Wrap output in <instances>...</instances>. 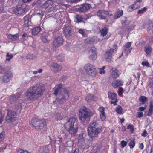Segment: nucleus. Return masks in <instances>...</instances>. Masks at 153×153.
I'll return each mask as SVG.
<instances>
[{"label": "nucleus", "instance_id": "f257e3e1", "mask_svg": "<svg viewBox=\"0 0 153 153\" xmlns=\"http://www.w3.org/2000/svg\"><path fill=\"white\" fill-rule=\"evenodd\" d=\"M45 90V87L43 84H36L27 90L25 95L30 100L36 99L42 95Z\"/></svg>", "mask_w": 153, "mask_h": 153}, {"label": "nucleus", "instance_id": "f03ea898", "mask_svg": "<svg viewBox=\"0 0 153 153\" xmlns=\"http://www.w3.org/2000/svg\"><path fill=\"white\" fill-rule=\"evenodd\" d=\"M102 131V127L97 122H91L88 128V132L90 140L93 141L97 139Z\"/></svg>", "mask_w": 153, "mask_h": 153}, {"label": "nucleus", "instance_id": "7ed1b4c3", "mask_svg": "<svg viewBox=\"0 0 153 153\" xmlns=\"http://www.w3.org/2000/svg\"><path fill=\"white\" fill-rule=\"evenodd\" d=\"M62 85L59 84L58 87L55 89L54 94L57 95L59 93L58 97L57 98L58 101L60 103L63 102L69 97V92L65 88H62Z\"/></svg>", "mask_w": 153, "mask_h": 153}, {"label": "nucleus", "instance_id": "20e7f679", "mask_svg": "<svg viewBox=\"0 0 153 153\" xmlns=\"http://www.w3.org/2000/svg\"><path fill=\"white\" fill-rule=\"evenodd\" d=\"M93 113L89 108L85 106L82 107L79 111V119L83 122H88L90 120Z\"/></svg>", "mask_w": 153, "mask_h": 153}, {"label": "nucleus", "instance_id": "39448f33", "mask_svg": "<svg viewBox=\"0 0 153 153\" xmlns=\"http://www.w3.org/2000/svg\"><path fill=\"white\" fill-rule=\"evenodd\" d=\"M71 134H74L78 130V125L77 120L75 118L69 119L64 125Z\"/></svg>", "mask_w": 153, "mask_h": 153}, {"label": "nucleus", "instance_id": "423d86ee", "mask_svg": "<svg viewBox=\"0 0 153 153\" xmlns=\"http://www.w3.org/2000/svg\"><path fill=\"white\" fill-rule=\"evenodd\" d=\"M32 126L36 129L39 130L42 133L46 128V123L44 119L34 118L31 120Z\"/></svg>", "mask_w": 153, "mask_h": 153}, {"label": "nucleus", "instance_id": "0eeeda50", "mask_svg": "<svg viewBox=\"0 0 153 153\" xmlns=\"http://www.w3.org/2000/svg\"><path fill=\"white\" fill-rule=\"evenodd\" d=\"M84 68L87 73L91 76H94L97 73V70L94 66L91 64H86L84 67Z\"/></svg>", "mask_w": 153, "mask_h": 153}, {"label": "nucleus", "instance_id": "6e6552de", "mask_svg": "<svg viewBox=\"0 0 153 153\" xmlns=\"http://www.w3.org/2000/svg\"><path fill=\"white\" fill-rule=\"evenodd\" d=\"M117 46L114 45L113 48L107 49L104 54V56L105 60L107 61L110 62L112 58V54L114 51H116Z\"/></svg>", "mask_w": 153, "mask_h": 153}, {"label": "nucleus", "instance_id": "1a4fd4ad", "mask_svg": "<svg viewBox=\"0 0 153 153\" xmlns=\"http://www.w3.org/2000/svg\"><path fill=\"white\" fill-rule=\"evenodd\" d=\"M7 111V115L6 118V121L7 122H10L15 121L17 115L16 112L14 111L9 110H8Z\"/></svg>", "mask_w": 153, "mask_h": 153}, {"label": "nucleus", "instance_id": "9d476101", "mask_svg": "<svg viewBox=\"0 0 153 153\" xmlns=\"http://www.w3.org/2000/svg\"><path fill=\"white\" fill-rule=\"evenodd\" d=\"M63 33L66 38H70L72 35L73 32L71 27L68 25H65L63 28Z\"/></svg>", "mask_w": 153, "mask_h": 153}, {"label": "nucleus", "instance_id": "9b49d317", "mask_svg": "<svg viewBox=\"0 0 153 153\" xmlns=\"http://www.w3.org/2000/svg\"><path fill=\"white\" fill-rule=\"evenodd\" d=\"M63 41L62 37H55L53 42V48H57L63 45Z\"/></svg>", "mask_w": 153, "mask_h": 153}, {"label": "nucleus", "instance_id": "f8f14e48", "mask_svg": "<svg viewBox=\"0 0 153 153\" xmlns=\"http://www.w3.org/2000/svg\"><path fill=\"white\" fill-rule=\"evenodd\" d=\"M89 59L92 60H95L97 57V52L96 48L94 47H92L89 51Z\"/></svg>", "mask_w": 153, "mask_h": 153}, {"label": "nucleus", "instance_id": "ddd939ff", "mask_svg": "<svg viewBox=\"0 0 153 153\" xmlns=\"http://www.w3.org/2000/svg\"><path fill=\"white\" fill-rule=\"evenodd\" d=\"M91 7L90 4L85 3L83 4L80 7L77 8V11L80 13L85 12L88 10Z\"/></svg>", "mask_w": 153, "mask_h": 153}, {"label": "nucleus", "instance_id": "4468645a", "mask_svg": "<svg viewBox=\"0 0 153 153\" xmlns=\"http://www.w3.org/2000/svg\"><path fill=\"white\" fill-rule=\"evenodd\" d=\"M110 72L111 76L114 79H116L119 76V72L116 68L112 67Z\"/></svg>", "mask_w": 153, "mask_h": 153}, {"label": "nucleus", "instance_id": "2eb2a0df", "mask_svg": "<svg viewBox=\"0 0 153 153\" xmlns=\"http://www.w3.org/2000/svg\"><path fill=\"white\" fill-rule=\"evenodd\" d=\"M86 134L83 133L79 134V137L78 144L81 146H83L85 145V138Z\"/></svg>", "mask_w": 153, "mask_h": 153}, {"label": "nucleus", "instance_id": "dca6fc26", "mask_svg": "<svg viewBox=\"0 0 153 153\" xmlns=\"http://www.w3.org/2000/svg\"><path fill=\"white\" fill-rule=\"evenodd\" d=\"M53 32L52 31H50L47 32H45L43 33L41 36V40L43 42L45 43H49L50 42V40L48 39L47 38L46 34H47L48 35L51 34L52 35Z\"/></svg>", "mask_w": 153, "mask_h": 153}, {"label": "nucleus", "instance_id": "f3484780", "mask_svg": "<svg viewBox=\"0 0 153 153\" xmlns=\"http://www.w3.org/2000/svg\"><path fill=\"white\" fill-rule=\"evenodd\" d=\"M11 72L10 71H7L4 74L3 78V82L7 83L9 82L12 76Z\"/></svg>", "mask_w": 153, "mask_h": 153}, {"label": "nucleus", "instance_id": "a211bd4d", "mask_svg": "<svg viewBox=\"0 0 153 153\" xmlns=\"http://www.w3.org/2000/svg\"><path fill=\"white\" fill-rule=\"evenodd\" d=\"M51 66L53 68V71L55 73L61 71L62 68L60 65L55 62L53 63Z\"/></svg>", "mask_w": 153, "mask_h": 153}, {"label": "nucleus", "instance_id": "6ab92c4d", "mask_svg": "<svg viewBox=\"0 0 153 153\" xmlns=\"http://www.w3.org/2000/svg\"><path fill=\"white\" fill-rule=\"evenodd\" d=\"M18 14L23 15L25 13L26 9L24 4H22V5H18Z\"/></svg>", "mask_w": 153, "mask_h": 153}, {"label": "nucleus", "instance_id": "aec40b11", "mask_svg": "<svg viewBox=\"0 0 153 153\" xmlns=\"http://www.w3.org/2000/svg\"><path fill=\"white\" fill-rule=\"evenodd\" d=\"M123 82L122 81L117 80L114 81L112 83V86L114 88H117L123 85Z\"/></svg>", "mask_w": 153, "mask_h": 153}, {"label": "nucleus", "instance_id": "412c9836", "mask_svg": "<svg viewBox=\"0 0 153 153\" xmlns=\"http://www.w3.org/2000/svg\"><path fill=\"white\" fill-rule=\"evenodd\" d=\"M108 30V26L106 25L103 28L100 30V31L101 33V35L104 36L106 35Z\"/></svg>", "mask_w": 153, "mask_h": 153}, {"label": "nucleus", "instance_id": "4be33fe9", "mask_svg": "<svg viewBox=\"0 0 153 153\" xmlns=\"http://www.w3.org/2000/svg\"><path fill=\"white\" fill-rule=\"evenodd\" d=\"M153 114V102L152 100L151 101L149 104V107L147 116H152Z\"/></svg>", "mask_w": 153, "mask_h": 153}, {"label": "nucleus", "instance_id": "5701e85b", "mask_svg": "<svg viewBox=\"0 0 153 153\" xmlns=\"http://www.w3.org/2000/svg\"><path fill=\"white\" fill-rule=\"evenodd\" d=\"M21 96L20 93H18L15 95H11L10 98V102L11 103H13L16 100L17 98H19Z\"/></svg>", "mask_w": 153, "mask_h": 153}, {"label": "nucleus", "instance_id": "b1692460", "mask_svg": "<svg viewBox=\"0 0 153 153\" xmlns=\"http://www.w3.org/2000/svg\"><path fill=\"white\" fill-rule=\"evenodd\" d=\"M53 4V1L51 0H48L44 3L42 6V7L45 9L48 7Z\"/></svg>", "mask_w": 153, "mask_h": 153}, {"label": "nucleus", "instance_id": "393cba45", "mask_svg": "<svg viewBox=\"0 0 153 153\" xmlns=\"http://www.w3.org/2000/svg\"><path fill=\"white\" fill-rule=\"evenodd\" d=\"M76 19V23H79L81 22H84V20H86L87 19L84 18L82 16L79 15H76L75 17Z\"/></svg>", "mask_w": 153, "mask_h": 153}, {"label": "nucleus", "instance_id": "a878e982", "mask_svg": "<svg viewBox=\"0 0 153 153\" xmlns=\"http://www.w3.org/2000/svg\"><path fill=\"white\" fill-rule=\"evenodd\" d=\"M8 38L12 41H16L19 39V34H16L15 35L9 34L8 36Z\"/></svg>", "mask_w": 153, "mask_h": 153}, {"label": "nucleus", "instance_id": "bb28decb", "mask_svg": "<svg viewBox=\"0 0 153 153\" xmlns=\"http://www.w3.org/2000/svg\"><path fill=\"white\" fill-rule=\"evenodd\" d=\"M96 98L91 94H88L86 97L85 100L88 102H90L91 101H94L95 100Z\"/></svg>", "mask_w": 153, "mask_h": 153}, {"label": "nucleus", "instance_id": "cd10ccee", "mask_svg": "<svg viewBox=\"0 0 153 153\" xmlns=\"http://www.w3.org/2000/svg\"><path fill=\"white\" fill-rule=\"evenodd\" d=\"M139 7L138 5L136 3H134L133 5L130 6L128 9V11L131 12Z\"/></svg>", "mask_w": 153, "mask_h": 153}, {"label": "nucleus", "instance_id": "c85d7f7f", "mask_svg": "<svg viewBox=\"0 0 153 153\" xmlns=\"http://www.w3.org/2000/svg\"><path fill=\"white\" fill-rule=\"evenodd\" d=\"M40 27H37L33 28L32 30V33L33 35H36L38 34L40 31Z\"/></svg>", "mask_w": 153, "mask_h": 153}, {"label": "nucleus", "instance_id": "c756f323", "mask_svg": "<svg viewBox=\"0 0 153 153\" xmlns=\"http://www.w3.org/2000/svg\"><path fill=\"white\" fill-rule=\"evenodd\" d=\"M108 97L109 98L112 100L117 99V96L116 94L111 92H108Z\"/></svg>", "mask_w": 153, "mask_h": 153}, {"label": "nucleus", "instance_id": "7c9ffc66", "mask_svg": "<svg viewBox=\"0 0 153 153\" xmlns=\"http://www.w3.org/2000/svg\"><path fill=\"white\" fill-rule=\"evenodd\" d=\"M123 11L122 10H119L115 13L114 16V19H116L120 17L123 15Z\"/></svg>", "mask_w": 153, "mask_h": 153}, {"label": "nucleus", "instance_id": "2f4dec72", "mask_svg": "<svg viewBox=\"0 0 153 153\" xmlns=\"http://www.w3.org/2000/svg\"><path fill=\"white\" fill-rule=\"evenodd\" d=\"M147 98L144 96H143L140 97L139 99V101L143 104H145L147 101Z\"/></svg>", "mask_w": 153, "mask_h": 153}, {"label": "nucleus", "instance_id": "473e14b6", "mask_svg": "<svg viewBox=\"0 0 153 153\" xmlns=\"http://www.w3.org/2000/svg\"><path fill=\"white\" fill-rule=\"evenodd\" d=\"M26 58L27 59L33 60L36 59V56L33 54L29 53L26 56Z\"/></svg>", "mask_w": 153, "mask_h": 153}, {"label": "nucleus", "instance_id": "72a5a7b5", "mask_svg": "<svg viewBox=\"0 0 153 153\" xmlns=\"http://www.w3.org/2000/svg\"><path fill=\"white\" fill-rule=\"evenodd\" d=\"M103 13H102L101 10H99L97 13V15L101 19H106V17L105 16L102 15Z\"/></svg>", "mask_w": 153, "mask_h": 153}, {"label": "nucleus", "instance_id": "f704fd0d", "mask_svg": "<svg viewBox=\"0 0 153 153\" xmlns=\"http://www.w3.org/2000/svg\"><path fill=\"white\" fill-rule=\"evenodd\" d=\"M116 112L120 114L122 113V109L120 105L117 106L116 108Z\"/></svg>", "mask_w": 153, "mask_h": 153}, {"label": "nucleus", "instance_id": "c9c22d12", "mask_svg": "<svg viewBox=\"0 0 153 153\" xmlns=\"http://www.w3.org/2000/svg\"><path fill=\"white\" fill-rule=\"evenodd\" d=\"M41 153H49V151L47 147H42L40 151Z\"/></svg>", "mask_w": 153, "mask_h": 153}, {"label": "nucleus", "instance_id": "e433bc0d", "mask_svg": "<svg viewBox=\"0 0 153 153\" xmlns=\"http://www.w3.org/2000/svg\"><path fill=\"white\" fill-rule=\"evenodd\" d=\"M94 41V39L91 38H88L86 39L85 42V43L88 44H92Z\"/></svg>", "mask_w": 153, "mask_h": 153}, {"label": "nucleus", "instance_id": "4c0bfd02", "mask_svg": "<svg viewBox=\"0 0 153 153\" xmlns=\"http://www.w3.org/2000/svg\"><path fill=\"white\" fill-rule=\"evenodd\" d=\"M55 118L56 120H60L62 119V117L60 113H57L55 115Z\"/></svg>", "mask_w": 153, "mask_h": 153}, {"label": "nucleus", "instance_id": "58836bf2", "mask_svg": "<svg viewBox=\"0 0 153 153\" xmlns=\"http://www.w3.org/2000/svg\"><path fill=\"white\" fill-rule=\"evenodd\" d=\"M152 48L150 47H146L144 49V51L147 54H149L151 51Z\"/></svg>", "mask_w": 153, "mask_h": 153}, {"label": "nucleus", "instance_id": "ea45409f", "mask_svg": "<svg viewBox=\"0 0 153 153\" xmlns=\"http://www.w3.org/2000/svg\"><path fill=\"white\" fill-rule=\"evenodd\" d=\"M6 61H9L10 60L11 58L13 57V56L12 54L9 55L8 53H7L6 55Z\"/></svg>", "mask_w": 153, "mask_h": 153}, {"label": "nucleus", "instance_id": "a19ab883", "mask_svg": "<svg viewBox=\"0 0 153 153\" xmlns=\"http://www.w3.org/2000/svg\"><path fill=\"white\" fill-rule=\"evenodd\" d=\"M57 9L56 6H52L50 7L49 10L48 11V12H50L51 11H53L54 10H56Z\"/></svg>", "mask_w": 153, "mask_h": 153}, {"label": "nucleus", "instance_id": "79ce46f5", "mask_svg": "<svg viewBox=\"0 0 153 153\" xmlns=\"http://www.w3.org/2000/svg\"><path fill=\"white\" fill-rule=\"evenodd\" d=\"M15 108L18 111H20L22 109V104L21 103H18L15 106Z\"/></svg>", "mask_w": 153, "mask_h": 153}, {"label": "nucleus", "instance_id": "37998d69", "mask_svg": "<svg viewBox=\"0 0 153 153\" xmlns=\"http://www.w3.org/2000/svg\"><path fill=\"white\" fill-rule=\"evenodd\" d=\"M57 59L59 62H63L64 60V57L62 55H59L57 57Z\"/></svg>", "mask_w": 153, "mask_h": 153}, {"label": "nucleus", "instance_id": "c03bdc74", "mask_svg": "<svg viewBox=\"0 0 153 153\" xmlns=\"http://www.w3.org/2000/svg\"><path fill=\"white\" fill-rule=\"evenodd\" d=\"M100 117L102 120H105L106 118L105 112L101 113L100 114Z\"/></svg>", "mask_w": 153, "mask_h": 153}, {"label": "nucleus", "instance_id": "a18cd8bd", "mask_svg": "<svg viewBox=\"0 0 153 153\" xmlns=\"http://www.w3.org/2000/svg\"><path fill=\"white\" fill-rule=\"evenodd\" d=\"M30 21H24V26L25 27H28L29 26V25H30Z\"/></svg>", "mask_w": 153, "mask_h": 153}, {"label": "nucleus", "instance_id": "49530a36", "mask_svg": "<svg viewBox=\"0 0 153 153\" xmlns=\"http://www.w3.org/2000/svg\"><path fill=\"white\" fill-rule=\"evenodd\" d=\"M18 5L16 7H13L12 8L13 11L16 14H18Z\"/></svg>", "mask_w": 153, "mask_h": 153}, {"label": "nucleus", "instance_id": "de8ad7c7", "mask_svg": "<svg viewBox=\"0 0 153 153\" xmlns=\"http://www.w3.org/2000/svg\"><path fill=\"white\" fill-rule=\"evenodd\" d=\"M147 10V8L146 7H144L143 9L139 10L137 12L138 13V14H142L144 12L146 11Z\"/></svg>", "mask_w": 153, "mask_h": 153}, {"label": "nucleus", "instance_id": "09e8293b", "mask_svg": "<svg viewBox=\"0 0 153 153\" xmlns=\"http://www.w3.org/2000/svg\"><path fill=\"white\" fill-rule=\"evenodd\" d=\"M78 31L79 33L81 34L83 36H86V34L84 33V31L83 29H80L78 30Z\"/></svg>", "mask_w": 153, "mask_h": 153}, {"label": "nucleus", "instance_id": "8fccbe9b", "mask_svg": "<svg viewBox=\"0 0 153 153\" xmlns=\"http://www.w3.org/2000/svg\"><path fill=\"white\" fill-rule=\"evenodd\" d=\"M135 143L134 141H131L129 143V145L131 148H133L135 146Z\"/></svg>", "mask_w": 153, "mask_h": 153}, {"label": "nucleus", "instance_id": "3c124183", "mask_svg": "<svg viewBox=\"0 0 153 153\" xmlns=\"http://www.w3.org/2000/svg\"><path fill=\"white\" fill-rule=\"evenodd\" d=\"M127 128L130 129L132 132L134 130V126L131 124L129 125L127 127Z\"/></svg>", "mask_w": 153, "mask_h": 153}, {"label": "nucleus", "instance_id": "603ef678", "mask_svg": "<svg viewBox=\"0 0 153 153\" xmlns=\"http://www.w3.org/2000/svg\"><path fill=\"white\" fill-rule=\"evenodd\" d=\"M142 64L143 66H146L148 67H149L150 65L149 63L147 61L143 62L142 63Z\"/></svg>", "mask_w": 153, "mask_h": 153}, {"label": "nucleus", "instance_id": "864d4df0", "mask_svg": "<svg viewBox=\"0 0 153 153\" xmlns=\"http://www.w3.org/2000/svg\"><path fill=\"white\" fill-rule=\"evenodd\" d=\"M57 140H54L55 143H57L58 144L62 142V138L59 137L58 138Z\"/></svg>", "mask_w": 153, "mask_h": 153}, {"label": "nucleus", "instance_id": "5fc2aeb1", "mask_svg": "<svg viewBox=\"0 0 153 153\" xmlns=\"http://www.w3.org/2000/svg\"><path fill=\"white\" fill-rule=\"evenodd\" d=\"M4 115L2 114L0 110V124L3 121Z\"/></svg>", "mask_w": 153, "mask_h": 153}, {"label": "nucleus", "instance_id": "6e6d98bb", "mask_svg": "<svg viewBox=\"0 0 153 153\" xmlns=\"http://www.w3.org/2000/svg\"><path fill=\"white\" fill-rule=\"evenodd\" d=\"M127 145V142L124 140L121 142V145L123 147H125Z\"/></svg>", "mask_w": 153, "mask_h": 153}, {"label": "nucleus", "instance_id": "4d7b16f0", "mask_svg": "<svg viewBox=\"0 0 153 153\" xmlns=\"http://www.w3.org/2000/svg\"><path fill=\"white\" fill-rule=\"evenodd\" d=\"M131 45V42H128L126 43L125 45V47L126 48H129Z\"/></svg>", "mask_w": 153, "mask_h": 153}, {"label": "nucleus", "instance_id": "13d9d810", "mask_svg": "<svg viewBox=\"0 0 153 153\" xmlns=\"http://www.w3.org/2000/svg\"><path fill=\"white\" fill-rule=\"evenodd\" d=\"M18 152L19 153H30L27 151H24L21 149H19L18 151Z\"/></svg>", "mask_w": 153, "mask_h": 153}, {"label": "nucleus", "instance_id": "bf43d9fd", "mask_svg": "<svg viewBox=\"0 0 153 153\" xmlns=\"http://www.w3.org/2000/svg\"><path fill=\"white\" fill-rule=\"evenodd\" d=\"M102 13H103V14H105L106 15H109V13L108 11H106L104 10H100Z\"/></svg>", "mask_w": 153, "mask_h": 153}, {"label": "nucleus", "instance_id": "052dcab7", "mask_svg": "<svg viewBox=\"0 0 153 153\" xmlns=\"http://www.w3.org/2000/svg\"><path fill=\"white\" fill-rule=\"evenodd\" d=\"M105 109L103 107H100L99 108V111L101 113L104 112Z\"/></svg>", "mask_w": 153, "mask_h": 153}, {"label": "nucleus", "instance_id": "680f3d73", "mask_svg": "<svg viewBox=\"0 0 153 153\" xmlns=\"http://www.w3.org/2000/svg\"><path fill=\"white\" fill-rule=\"evenodd\" d=\"M30 15H27L24 17V21H29Z\"/></svg>", "mask_w": 153, "mask_h": 153}, {"label": "nucleus", "instance_id": "e2e57ef3", "mask_svg": "<svg viewBox=\"0 0 153 153\" xmlns=\"http://www.w3.org/2000/svg\"><path fill=\"white\" fill-rule=\"evenodd\" d=\"M71 3H76L80 1L81 0H68Z\"/></svg>", "mask_w": 153, "mask_h": 153}, {"label": "nucleus", "instance_id": "0e129e2a", "mask_svg": "<svg viewBox=\"0 0 153 153\" xmlns=\"http://www.w3.org/2000/svg\"><path fill=\"white\" fill-rule=\"evenodd\" d=\"M4 134L1 133H0V141H2L4 139Z\"/></svg>", "mask_w": 153, "mask_h": 153}, {"label": "nucleus", "instance_id": "69168bd1", "mask_svg": "<svg viewBox=\"0 0 153 153\" xmlns=\"http://www.w3.org/2000/svg\"><path fill=\"white\" fill-rule=\"evenodd\" d=\"M115 100V101H111V104H113L115 106L117 105V102H118V100L117 99H116Z\"/></svg>", "mask_w": 153, "mask_h": 153}, {"label": "nucleus", "instance_id": "338daca9", "mask_svg": "<svg viewBox=\"0 0 153 153\" xmlns=\"http://www.w3.org/2000/svg\"><path fill=\"white\" fill-rule=\"evenodd\" d=\"M123 90V89L121 87V88H119V92L118 94V95L119 96H121V95Z\"/></svg>", "mask_w": 153, "mask_h": 153}, {"label": "nucleus", "instance_id": "774afa93", "mask_svg": "<svg viewBox=\"0 0 153 153\" xmlns=\"http://www.w3.org/2000/svg\"><path fill=\"white\" fill-rule=\"evenodd\" d=\"M147 132L146 130H144L143 131V133H142L141 135L142 136L145 137L147 136Z\"/></svg>", "mask_w": 153, "mask_h": 153}]
</instances>
